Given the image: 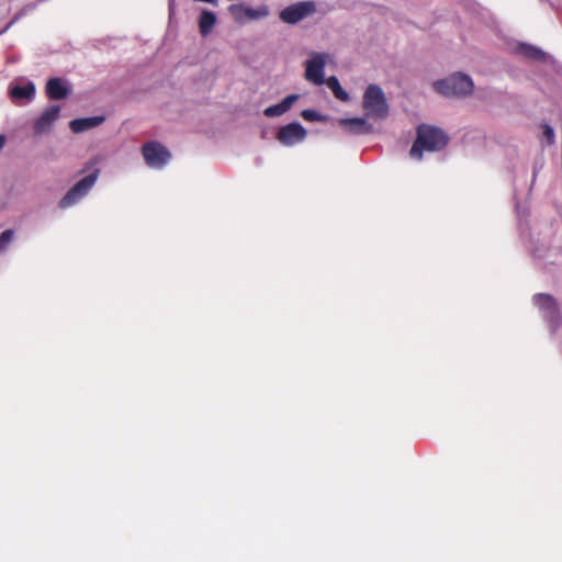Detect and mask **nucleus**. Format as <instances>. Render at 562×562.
<instances>
[{
  "label": "nucleus",
  "mask_w": 562,
  "mask_h": 562,
  "mask_svg": "<svg viewBox=\"0 0 562 562\" xmlns=\"http://www.w3.org/2000/svg\"><path fill=\"white\" fill-rule=\"evenodd\" d=\"M45 91L50 100H63L71 93V86L66 79L53 77L47 80Z\"/></svg>",
  "instance_id": "ddd939ff"
},
{
  "label": "nucleus",
  "mask_w": 562,
  "mask_h": 562,
  "mask_svg": "<svg viewBox=\"0 0 562 562\" xmlns=\"http://www.w3.org/2000/svg\"><path fill=\"white\" fill-rule=\"evenodd\" d=\"M434 87L436 91L446 97H465L472 93L474 85L469 76L457 72L436 81Z\"/></svg>",
  "instance_id": "7ed1b4c3"
},
{
  "label": "nucleus",
  "mask_w": 562,
  "mask_h": 562,
  "mask_svg": "<svg viewBox=\"0 0 562 562\" xmlns=\"http://www.w3.org/2000/svg\"><path fill=\"white\" fill-rule=\"evenodd\" d=\"M19 19V16H16L14 20H12L1 32L0 34H2L3 32H5L7 30H9V27Z\"/></svg>",
  "instance_id": "b1692460"
},
{
  "label": "nucleus",
  "mask_w": 562,
  "mask_h": 562,
  "mask_svg": "<svg viewBox=\"0 0 562 562\" xmlns=\"http://www.w3.org/2000/svg\"><path fill=\"white\" fill-rule=\"evenodd\" d=\"M296 100V94H290L285 97L280 103L266 108L263 114L268 117L280 116L289 111Z\"/></svg>",
  "instance_id": "dca6fc26"
},
{
  "label": "nucleus",
  "mask_w": 562,
  "mask_h": 562,
  "mask_svg": "<svg viewBox=\"0 0 562 562\" xmlns=\"http://www.w3.org/2000/svg\"><path fill=\"white\" fill-rule=\"evenodd\" d=\"M105 117L103 115H95L89 117H79L70 121L69 127L74 133H83L86 131L92 130L104 122Z\"/></svg>",
  "instance_id": "4468645a"
},
{
  "label": "nucleus",
  "mask_w": 562,
  "mask_h": 562,
  "mask_svg": "<svg viewBox=\"0 0 562 562\" xmlns=\"http://www.w3.org/2000/svg\"><path fill=\"white\" fill-rule=\"evenodd\" d=\"M142 155L150 169L160 170L165 168L171 160V151L162 144L150 140L142 146Z\"/></svg>",
  "instance_id": "39448f33"
},
{
  "label": "nucleus",
  "mask_w": 562,
  "mask_h": 562,
  "mask_svg": "<svg viewBox=\"0 0 562 562\" xmlns=\"http://www.w3.org/2000/svg\"><path fill=\"white\" fill-rule=\"evenodd\" d=\"M8 95L15 105H27L36 97V86L26 78H20L9 85Z\"/></svg>",
  "instance_id": "423d86ee"
},
{
  "label": "nucleus",
  "mask_w": 562,
  "mask_h": 562,
  "mask_svg": "<svg viewBox=\"0 0 562 562\" xmlns=\"http://www.w3.org/2000/svg\"><path fill=\"white\" fill-rule=\"evenodd\" d=\"M60 110V106L57 104L47 106L43 113L34 121V133L37 135L48 133L52 130L54 123L58 120Z\"/></svg>",
  "instance_id": "9b49d317"
},
{
  "label": "nucleus",
  "mask_w": 562,
  "mask_h": 562,
  "mask_svg": "<svg viewBox=\"0 0 562 562\" xmlns=\"http://www.w3.org/2000/svg\"><path fill=\"white\" fill-rule=\"evenodd\" d=\"M216 24L215 13L203 10L199 16V31L200 34L205 37L210 35Z\"/></svg>",
  "instance_id": "f3484780"
},
{
  "label": "nucleus",
  "mask_w": 562,
  "mask_h": 562,
  "mask_svg": "<svg viewBox=\"0 0 562 562\" xmlns=\"http://www.w3.org/2000/svg\"><path fill=\"white\" fill-rule=\"evenodd\" d=\"M326 60L324 55L314 54L305 65V78L315 85L324 83V68Z\"/></svg>",
  "instance_id": "f8f14e48"
},
{
  "label": "nucleus",
  "mask_w": 562,
  "mask_h": 562,
  "mask_svg": "<svg viewBox=\"0 0 562 562\" xmlns=\"http://www.w3.org/2000/svg\"><path fill=\"white\" fill-rule=\"evenodd\" d=\"M14 236V232L12 229H7L0 234V252L7 250L8 246L12 241Z\"/></svg>",
  "instance_id": "aec40b11"
},
{
  "label": "nucleus",
  "mask_w": 562,
  "mask_h": 562,
  "mask_svg": "<svg viewBox=\"0 0 562 562\" xmlns=\"http://www.w3.org/2000/svg\"><path fill=\"white\" fill-rule=\"evenodd\" d=\"M228 12L238 24L246 21H257L269 16L270 9L267 4H260L257 8H250L246 4L237 3L228 7Z\"/></svg>",
  "instance_id": "0eeeda50"
},
{
  "label": "nucleus",
  "mask_w": 562,
  "mask_h": 562,
  "mask_svg": "<svg viewBox=\"0 0 562 562\" xmlns=\"http://www.w3.org/2000/svg\"><path fill=\"white\" fill-rule=\"evenodd\" d=\"M535 304L542 311L543 316L554 326L561 322V314L557 300L546 293H539L533 297Z\"/></svg>",
  "instance_id": "1a4fd4ad"
},
{
  "label": "nucleus",
  "mask_w": 562,
  "mask_h": 562,
  "mask_svg": "<svg viewBox=\"0 0 562 562\" xmlns=\"http://www.w3.org/2000/svg\"><path fill=\"white\" fill-rule=\"evenodd\" d=\"M306 137V130L296 122L286 124L278 131L277 139L284 146H293Z\"/></svg>",
  "instance_id": "9d476101"
},
{
  "label": "nucleus",
  "mask_w": 562,
  "mask_h": 562,
  "mask_svg": "<svg viewBox=\"0 0 562 562\" xmlns=\"http://www.w3.org/2000/svg\"><path fill=\"white\" fill-rule=\"evenodd\" d=\"M301 116L305 120V121H310V122H315V121H321L322 120V116L318 112H316L315 110H303L302 113H301Z\"/></svg>",
  "instance_id": "412c9836"
},
{
  "label": "nucleus",
  "mask_w": 562,
  "mask_h": 562,
  "mask_svg": "<svg viewBox=\"0 0 562 562\" xmlns=\"http://www.w3.org/2000/svg\"><path fill=\"white\" fill-rule=\"evenodd\" d=\"M543 138L546 139L548 145L554 144V131L549 124H543Z\"/></svg>",
  "instance_id": "4be33fe9"
},
{
  "label": "nucleus",
  "mask_w": 562,
  "mask_h": 562,
  "mask_svg": "<svg viewBox=\"0 0 562 562\" xmlns=\"http://www.w3.org/2000/svg\"><path fill=\"white\" fill-rule=\"evenodd\" d=\"M516 52L524 57L532 60H544L546 54L540 48L530 44L520 43L516 47Z\"/></svg>",
  "instance_id": "a211bd4d"
},
{
  "label": "nucleus",
  "mask_w": 562,
  "mask_h": 562,
  "mask_svg": "<svg viewBox=\"0 0 562 562\" xmlns=\"http://www.w3.org/2000/svg\"><path fill=\"white\" fill-rule=\"evenodd\" d=\"M339 124L353 134H367L371 132V125L361 117L341 119Z\"/></svg>",
  "instance_id": "2eb2a0df"
},
{
  "label": "nucleus",
  "mask_w": 562,
  "mask_h": 562,
  "mask_svg": "<svg viewBox=\"0 0 562 562\" xmlns=\"http://www.w3.org/2000/svg\"><path fill=\"white\" fill-rule=\"evenodd\" d=\"M326 85L333 91L335 98L344 102L349 100V94L342 89L339 80L335 76L327 78Z\"/></svg>",
  "instance_id": "6ab92c4d"
},
{
  "label": "nucleus",
  "mask_w": 562,
  "mask_h": 562,
  "mask_svg": "<svg viewBox=\"0 0 562 562\" xmlns=\"http://www.w3.org/2000/svg\"><path fill=\"white\" fill-rule=\"evenodd\" d=\"M363 108L370 116L382 119L387 115L386 98L379 86L371 83L367 87L363 94Z\"/></svg>",
  "instance_id": "20e7f679"
},
{
  "label": "nucleus",
  "mask_w": 562,
  "mask_h": 562,
  "mask_svg": "<svg viewBox=\"0 0 562 562\" xmlns=\"http://www.w3.org/2000/svg\"><path fill=\"white\" fill-rule=\"evenodd\" d=\"M448 142L449 137L441 128L425 124L419 125L409 155L412 158L420 160L425 150H441L447 146Z\"/></svg>",
  "instance_id": "f257e3e1"
},
{
  "label": "nucleus",
  "mask_w": 562,
  "mask_h": 562,
  "mask_svg": "<svg viewBox=\"0 0 562 562\" xmlns=\"http://www.w3.org/2000/svg\"><path fill=\"white\" fill-rule=\"evenodd\" d=\"M99 176L100 169L94 168L91 172L78 180L59 200V209L67 210L80 203L91 192L99 179Z\"/></svg>",
  "instance_id": "f03ea898"
},
{
  "label": "nucleus",
  "mask_w": 562,
  "mask_h": 562,
  "mask_svg": "<svg viewBox=\"0 0 562 562\" xmlns=\"http://www.w3.org/2000/svg\"><path fill=\"white\" fill-rule=\"evenodd\" d=\"M175 0H169V21L170 23L173 20V16L176 14V7H175Z\"/></svg>",
  "instance_id": "5701e85b"
},
{
  "label": "nucleus",
  "mask_w": 562,
  "mask_h": 562,
  "mask_svg": "<svg viewBox=\"0 0 562 562\" xmlns=\"http://www.w3.org/2000/svg\"><path fill=\"white\" fill-rule=\"evenodd\" d=\"M316 11L314 1H301L285 7L281 10L279 18L288 24H295L301 20L312 15Z\"/></svg>",
  "instance_id": "6e6552de"
}]
</instances>
